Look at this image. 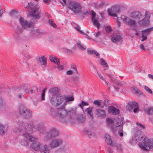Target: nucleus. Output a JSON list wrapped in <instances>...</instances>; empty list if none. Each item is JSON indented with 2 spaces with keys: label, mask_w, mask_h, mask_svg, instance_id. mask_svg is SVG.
<instances>
[{
  "label": "nucleus",
  "mask_w": 153,
  "mask_h": 153,
  "mask_svg": "<svg viewBox=\"0 0 153 153\" xmlns=\"http://www.w3.org/2000/svg\"><path fill=\"white\" fill-rule=\"evenodd\" d=\"M46 89L45 88L42 91L41 94V100H45V92Z\"/></svg>",
  "instance_id": "13d9d810"
},
{
  "label": "nucleus",
  "mask_w": 153,
  "mask_h": 153,
  "mask_svg": "<svg viewBox=\"0 0 153 153\" xmlns=\"http://www.w3.org/2000/svg\"><path fill=\"white\" fill-rule=\"evenodd\" d=\"M57 97H51L50 100V102L52 105L54 107H57Z\"/></svg>",
  "instance_id": "473e14b6"
},
{
  "label": "nucleus",
  "mask_w": 153,
  "mask_h": 153,
  "mask_svg": "<svg viewBox=\"0 0 153 153\" xmlns=\"http://www.w3.org/2000/svg\"><path fill=\"white\" fill-rule=\"evenodd\" d=\"M48 22L53 27H56V24L52 20H49Z\"/></svg>",
  "instance_id": "052dcab7"
},
{
  "label": "nucleus",
  "mask_w": 153,
  "mask_h": 153,
  "mask_svg": "<svg viewBox=\"0 0 153 153\" xmlns=\"http://www.w3.org/2000/svg\"><path fill=\"white\" fill-rule=\"evenodd\" d=\"M149 22V19L144 18L139 21L138 23L140 26H143L147 25Z\"/></svg>",
  "instance_id": "c85d7f7f"
},
{
  "label": "nucleus",
  "mask_w": 153,
  "mask_h": 153,
  "mask_svg": "<svg viewBox=\"0 0 153 153\" xmlns=\"http://www.w3.org/2000/svg\"><path fill=\"white\" fill-rule=\"evenodd\" d=\"M145 17L147 18V19H149L150 17V13L148 11H146L145 13Z\"/></svg>",
  "instance_id": "338daca9"
},
{
  "label": "nucleus",
  "mask_w": 153,
  "mask_h": 153,
  "mask_svg": "<svg viewBox=\"0 0 153 153\" xmlns=\"http://www.w3.org/2000/svg\"><path fill=\"white\" fill-rule=\"evenodd\" d=\"M67 115L69 117L74 118L73 116L75 114V109L74 108H71L67 110Z\"/></svg>",
  "instance_id": "b1692460"
},
{
  "label": "nucleus",
  "mask_w": 153,
  "mask_h": 153,
  "mask_svg": "<svg viewBox=\"0 0 153 153\" xmlns=\"http://www.w3.org/2000/svg\"><path fill=\"white\" fill-rule=\"evenodd\" d=\"M21 132L23 133V134L24 133V132H23L22 131H20V132ZM23 135H24V134H23ZM23 136L25 137V138L21 140L20 142V143L21 144V145L23 146H28L29 145V142H30L29 140V138L28 137L27 138L26 137H25L24 136Z\"/></svg>",
  "instance_id": "cd10ccee"
},
{
  "label": "nucleus",
  "mask_w": 153,
  "mask_h": 153,
  "mask_svg": "<svg viewBox=\"0 0 153 153\" xmlns=\"http://www.w3.org/2000/svg\"><path fill=\"white\" fill-rule=\"evenodd\" d=\"M108 111L109 113L115 115H118L120 112V110L112 105L108 107Z\"/></svg>",
  "instance_id": "4468645a"
},
{
  "label": "nucleus",
  "mask_w": 153,
  "mask_h": 153,
  "mask_svg": "<svg viewBox=\"0 0 153 153\" xmlns=\"http://www.w3.org/2000/svg\"><path fill=\"white\" fill-rule=\"evenodd\" d=\"M67 6L75 14L82 13V7L78 2L71 1L68 2Z\"/></svg>",
  "instance_id": "0eeeda50"
},
{
  "label": "nucleus",
  "mask_w": 153,
  "mask_h": 153,
  "mask_svg": "<svg viewBox=\"0 0 153 153\" xmlns=\"http://www.w3.org/2000/svg\"><path fill=\"white\" fill-rule=\"evenodd\" d=\"M123 118L120 116H118L117 118L115 120L114 122L116 125L113 129V132L116 133L117 131L118 134L121 137L123 135Z\"/></svg>",
  "instance_id": "39448f33"
},
{
  "label": "nucleus",
  "mask_w": 153,
  "mask_h": 153,
  "mask_svg": "<svg viewBox=\"0 0 153 153\" xmlns=\"http://www.w3.org/2000/svg\"><path fill=\"white\" fill-rule=\"evenodd\" d=\"M85 132V133L90 137H92L95 135V134L94 132L89 130H86Z\"/></svg>",
  "instance_id": "09e8293b"
},
{
  "label": "nucleus",
  "mask_w": 153,
  "mask_h": 153,
  "mask_svg": "<svg viewBox=\"0 0 153 153\" xmlns=\"http://www.w3.org/2000/svg\"><path fill=\"white\" fill-rule=\"evenodd\" d=\"M94 25L98 29H99L100 26V25L99 22L97 18H95L94 19H92Z\"/></svg>",
  "instance_id": "a19ab883"
},
{
  "label": "nucleus",
  "mask_w": 153,
  "mask_h": 153,
  "mask_svg": "<svg viewBox=\"0 0 153 153\" xmlns=\"http://www.w3.org/2000/svg\"><path fill=\"white\" fill-rule=\"evenodd\" d=\"M24 113H25V114H26V115L22 116L26 118H30L31 115V112L29 109H27Z\"/></svg>",
  "instance_id": "c03bdc74"
},
{
  "label": "nucleus",
  "mask_w": 153,
  "mask_h": 153,
  "mask_svg": "<svg viewBox=\"0 0 153 153\" xmlns=\"http://www.w3.org/2000/svg\"><path fill=\"white\" fill-rule=\"evenodd\" d=\"M59 132L58 129L55 127H52L45 132L44 140L45 141H48L51 138L58 137Z\"/></svg>",
  "instance_id": "423d86ee"
},
{
  "label": "nucleus",
  "mask_w": 153,
  "mask_h": 153,
  "mask_svg": "<svg viewBox=\"0 0 153 153\" xmlns=\"http://www.w3.org/2000/svg\"><path fill=\"white\" fill-rule=\"evenodd\" d=\"M109 77L110 78L111 82L112 83H116V82L117 81L116 77L114 75L109 76Z\"/></svg>",
  "instance_id": "de8ad7c7"
},
{
  "label": "nucleus",
  "mask_w": 153,
  "mask_h": 153,
  "mask_svg": "<svg viewBox=\"0 0 153 153\" xmlns=\"http://www.w3.org/2000/svg\"><path fill=\"white\" fill-rule=\"evenodd\" d=\"M63 140L61 138H56L53 139L49 145L52 148H55L60 146L63 143Z\"/></svg>",
  "instance_id": "9d476101"
},
{
  "label": "nucleus",
  "mask_w": 153,
  "mask_h": 153,
  "mask_svg": "<svg viewBox=\"0 0 153 153\" xmlns=\"http://www.w3.org/2000/svg\"><path fill=\"white\" fill-rule=\"evenodd\" d=\"M122 36L119 34H114L112 36L111 40L114 43H116L120 41L122 39Z\"/></svg>",
  "instance_id": "6ab92c4d"
},
{
  "label": "nucleus",
  "mask_w": 153,
  "mask_h": 153,
  "mask_svg": "<svg viewBox=\"0 0 153 153\" xmlns=\"http://www.w3.org/2000/svg\"><path fill=\"white\" fill-rule=\"evenodd\" d=\"M96 114L100 117L105 118L106 117V113L104 110L97 109L96 110Z\"/></svg>",
  "instance_id": "393cba45"
},
{
  "label": "nucleus",
  "mask_w": 153,
  "mask_h": 153,
  "mask_svg": "<svg viewBox=\"0 0 153 153\" xmlns=\"http://www.w3.org/2000/svg\"><path fill=\"white\" fill-rule=\"evenodd\" d=\"M19 21L22 27L25 30H27L30 27L32 24V22H31L27 21L22 17H19Z\"/></svg>",
  "instance_id": "6e6552de"
},
{
  "label": "nucleus",
  "mask_w": 153,
  "mask_h": 153,
  "mask_svg": "<svg viewBox=\"0 0 153 153\" xmlns=\"http://www.w3.org/2000/svg\"><path fill=\"white\" fill-rule=\"evenodd\" d=\"M136 124L137 125V127L136 128V130H137L138 129L139 131L142 130L145 128L144 125L141 124L140 123L137 122L136 123Z\"/></svg>",
  "instance_id": "a18cd8bd"
},
{
  "label": "nucleus",
  "mask_w": 153,
  "mask_h": 153,
  "mask_svg": "<svg viewBox=\"0 0 153 153\" xmlns=\"http://www.w3.org/2000/svg\"><path fill=\"white\" fill-rule=\"evenodd\" d=\"M39 60L40 62H42L41 65L42 67H44L46 66L47 64V59L44 56H42L39 58Z\"/></svg>",
  "instance_id": "7c9ffc66"
},
{
  "label": "nucleus",
  "mask_w": 153,
  "mask_h": 153,
  "mask_svg": "<svg viewBox=\"0 0 153 153\" xmlns=\"http://www.w3.org/2000/svg\"><path fill=\"white\" fill-rule=\"evenodd\" d=\"M93 108L92 107H89L86 108L85 110L88 115V117L91 120L94 118Z\"/></svg>",
  "instance_id": "412c9836"
},
{
  "label": "nucleus",
  "mask_w": 153,
  "mask_h": 153,
  "mask_svg": "<svg viewBox=\"0 0 153 153\" xmlns=\"http://www.w3.org/2000/svg\"><path fill=\"white\" fill-rule=\"evenodd\" d=\"M7 126H3L0 123V134H4L7 131Z\"/></svg>",
  "instance_id": "f704fd0d"
},
{
  "label": "nucleus",
  "mask_w": 153,
  "mask_h": 153,
  "mask_svg": "<svg viewBox=\"0 0 153 153\" xmlns=\"http://www.w3.org/2000/svg\"><path fill=\"white\" fill-rule=\"evenodd\" d=\"M116 85L119 86H123L125 84V83L124 82L121 81H117L116 83Z\"/></svg>",
  "instance_id": "5fc2aeb1"
},
{
  "label": "nucleus",
  "mask_w": 153,
  "mask_h": 153,
  "mask_svg": "<svg viewBox=\"0 0 153 153\" xmlns=\"http://www.w3.org/2000/svg\"><path fill=\"white\" fill-rule=\"evenodd\" d=\"M109 100H105L104 102H102V104L104 106H107L109 105Z\"/></svg>",
  "instance_id": "6e6d98bb"
},
{
  "label": "nucleus",
  "mask_w": 153,
  "mask_h": 153,
  "mask_svg": "<svg viewBox=\"0 0 153 153\" xmlns=\"http://www.w3.org/2000/svg\"><path fill=\"white\" fill-rule=\"evenodd\" d=\"M29 85L27 84L22 85L21 86L20 90H24V92H25V93H24V94H25L29 92L28 91V88H29Z\"/></svg>",
  "instance_id": "c756f323"
},
{
  "label": "nucleus",
  "mask_w": 153,
  "mask_h": 153,
  "mask_svg": "<svg viewBox=\"0 0 153 153\" xmlns=\"http://www.w3.org/2000/svg\"><path fill=\"white\" fill-rule=\"evenodd\" d=\"M26 7L30 11V14L33 18L36 19L40 18L41 11L38 4L30 2L28 3V5Z\"/></svg>",
  "instance_id": "7ed1b4c3"
},
{
  "label": "nucleus",
  "mask_w": 153,
  "mask_h": 153,
  "mask_svg": "<svg viewBox=\"0 0 153 153\" xmlns=\"http://www.w3.org/2000/svg\"><path fill=\"white\" fill-rule=\"evenodd\" d=\"M133 139L139 143V146L143 150L148 151L153 148V139H149L141 131H137Z\"/></svg>",
  "instance_id": "f03ea898"
},
{
  "label": "nucleus",
  "mask_w": 153,
  "mask_h": 153,
  "mask_svg": "<svg viewBox=\"0 0 153 153\" xmlns=\"http://www.w3.org/2000/svg\"><path fill=\"white\" fill-rule=\"evenodd\" d=\"M5 104V101L2 98L0 97V108L4 106Z\"/></svg>",
  "instance_id": "8fccbe9b"
},
{
  "label": "nucleus",
  "mask_w": 153,
  "mask_h": 153,
  "mask_svg": "<svg viewBox=\"0 0 153 153\" xmlns=\"http://www.w3.org/2000/svg\"><path fill=\"white\" fill-rule=\"evenodd\" d=\"M108 12L110 16H117L116 14L120 13V10L118 6H113L108 10Z\"/></svg>",
  "instance_id": "f8f14e48"
},
{
  "label": "nucleus",
  "mask_w": 153,
  "mask_h": 153,
  "mask_svg": "<svg viewBox=\"0 0 153 153\" xmlns=\"http://www.w3.org/2000/svg\"><path fill=\"white\" fill-rule=\"evenodd\" d=\"M114 147H116L117 149L120 151H121L122 150V146L121 145L119 144H117V145H115L114 146Z\"/></svg>",
  "instance_id": "69168bd1"
},
{
  "label": "nucleus",
  "mask_w": 153,
  "mask_h": 153,
  "mask_svg": "<svg viewBox=\"0 0 153 153\" xmlns=\"http://www.w3.org/2000/svg\"><path fill=\"white\" fill-rule=\"evenodd\" d=\"M77 119L80 122L83 123L85 122V117L83 114H79L78 116Z\"/></svg>",
  "instance_id": "58836bf2"
},
{
  "label": "nucleus",
  "mask_w": 153,
  "mask_h": 153,
  "mask_svg": "<svg viewBox=\"0 0 153 153\" xmlns=\"http://www.w3.org/2000/svg\"><path fill=\"white\" fill-rule=\"evenodd\" d=\"M94 103L98 106L102 108L104 107V105H102L101 100H96L94 101Z\"/></svg>",
  "instance_id": "37998d69"
},
{
  "label": "nucleus",
  "mask_w": 153,
  "mask_h": 153,
  "mask_svg": "<svg viewBox=\"0 0 153 153\" xmlns=\"http://www.w3.org/2000/svg\"><path fill=\"white\" fill-rule=\"evenodd\" d=\"M27 109L24 105H21L19 107V111L20 114L22 115H26L24 113L27 110Z\"/></svg>",
  "instance_id": "72a5a7b5"
},
{
  "label": "nucleus",
  "mask_w": 153,
  "mask_h": 153,
  "mask_svg": "<svg viewBox=\"0 0 153 153\" xmlns=\"http://www.w3.org/2000/svg\"><path fill=\"white\" fill-rule=\"evenodd\" d=\"M106 123L107 125L110 127L111 128L112 130L114 128V126H112L113 124V120L110 118H108L106 119Z\"/></svg>",
  "instance_id": "c9c22d12"
},
{
  "label": "nucleus",
  "mask_w": 153,
  "mask_h": 153,
  "mask_svg": "<svg viewBox=\"0 0 153 153\" xmlns=\"http://www.w3.org/2000/svg\"><path fill=\"white\" fill-rule=\"evenodd\" d=\"M105 30L107 32H110L111 31V27L108 26L105 27Z\"/></svg>",
  "instance_id": "774afa93"
},
{
  "label": "nucleus",
  "mask_w": 153,
  "mask_h": 153,
  "mask_svg": "<svg viewBox=\"0 0 153 153\" xmlns=\"http://www.w3.org/2000/svg\"><path fill=\"white\" fill-rule=\"evenodd\" d=\"M90 14L91 15V20L95 19L96 13L93 11L91 10L90 13Z\"/></svg>",
  "instance_id": "bf43d9fd"
},
{
  "label": "nucleus",
  "mask_w": 153,
  "mask_h": 153,
  "mask_svg": "<svg viewBox=\"0 0 153 153\" xmlns=\"http://www.w3.org/2000/svg\"><path fill=\"white\" fill-rule=\"evenodd\" d=\"M49 58L51 62H54L56 64L59 65L60 64V61H59L58 59L57 58L56 56H50Z\"/></svg>",
  "instance_id": "2f4dec72"
},
{
  "label": "nucleus",
  "mask_w": 153,
  "mask_h": 153,
  "mask_svg": "<svg viewBox=\"0 0 153 153\" xmlns=\"http://www.w3.org/2000/svg\"><path fill=\"white\" fill-rule=\"evenodd\" d=\"M133 29L135 31V34L136 35L137 37L139 36V31H138V29L137 28H134Z\"/></svg>",
  "instance_id": "0e129e2a"
},
{
  "label": "nucleus",
  "mask_w": 153,
  "mask_h": 153,
  "mask_svg": "<svg viewBox=\"0 0 153 153\" xmlns=\"http://www.w3.org/2000/svg\"><path fill=\"white\" fill-rule=\"evenodd\" d=\"M131 16L136 19H139L142 16V14L139 11H134L132 12L131 14Z\"/></svg>",
  "instance_id": "a878e982"
},
{
  "label": "nucleus",
  "mask_w": 153,
  "mask_h": 153,
  "mask_svg": "<svg viewBox=\"0 0 153 153\" xmlns=\"http://www.w3.org/2000/svg\"><path fill=\"white\" fill-rule=\"evenodd\" d=\"M23 29L24 28L22 27H17L15 29V32L17 34H20L22 33Z\"/></svg>",
  "instance_id": "49530a36"
},
{
  "label": "nucleus",
  "mask_w": 153,
  "mask_h": 153,
  "mask_svg": "<svg viewBox=\"0 0 153 153\" xmlns=\"http://www.w3.org/2000/svg\"><path fill=\"white\" fill-rule=\"evenodd\" d=\"M51 94V97H53L54 96L57 97L60 95L58 88H53L50 89L49 91Z\"/></svg>",
  "instance_id": "f3484780"
},
{
  "label": "nucleus",
  "mask_w": 153,
  "mask_h": 153,
  "mask_svg": "<svg viewBox=\"0 0 153 153\" xmlns=\"http://www.w3.org/2000/svg\"><path fill=\"white\" fill-rule=\"evenodd\" d=\"M18 125H19V127L15 128L13 131L16 133H19L21 131L24 132V136L27 138L28 137L29 141L32 143L31 145L32 148L35 150H39V151L43 145L40 142L38 141L37 139L30 135L32 133L33 129L35 128L33 123H30L27 125L25 123L19 121Z\"/></svg>",
  "instance_id": "f257e3e1"
},
{
  "label": "nucleus",
  "mask_w": 153,
  "mask_h": 153,
  "mask_svg": "<svg viewBox=\"0 0 153 153\" xmlns=\"http://www.w3.org/2000/svg\"><path fill=\"white\" fill-rule=\"evenodd\" d=\"M144 111L147 114L150 115L153 113V107H147L144 109Z\"/></svg>",
  "instance_id": "e433bc0d"
},
{
  "label": "nucleus",
  "mask_w": 153,
  "mask_h": 153,
  "mask_svg": "<svg viewBox=\"0 0 153 153\" xmlns=\"http://www.w3.org/2000/svg\"><path fill=\"white\" fill-rule=\"evenodd\" d=\"M42 33L38 30L31 29L30 30V37L31 39L39 38L42 36Z\"/></svg>",
  "instance_id": "1a4fd4ad"
},
{
  "label": "nucleus",
  "mask_w": 153,
  "mask_h": 153,
  "mask_svg": "<svg viewBox=\"0 0 153 153\" xmlns=\"http://www.w3.org/2000/svg\"><path fill=\"white\" fill-rule=\"evenodd\" d=\"M105 140L106 143L108 144L113 146L117 145V143L115 142H113L110 136L108 134H106L105 135Z\"/></svg>",
  "instance_id": "dca6fc26"
},
{
  "label": "nucleus",
  "mask_w": 153,
  "mask_h": 153,
  "mask_svg": "<svg viewBox=\"0 0 153 153\" xmlns=\"http://www.w3.org/2000/svg\"><path fill=\"white\" fill-rule=\"evenodd\" d=\"M59 108H52L49 111V113L54 117H58Z\"/></svg>",
  "instance_id": "bb28decb"
},
{
  "label": "nucleus",
  "mask_w": 153,
  "mask_h": 153,
  "mask_svg": "<svg viewBox=\"0 0 153 153\" xmlns=\"http://www.w3.org/2000/svg\"><path fill=\"white\" fill-rule=\"evenodd\" d=\"M65 107H62L59 108L58 116L59 121L63 123H72L74 122V119L69 117L67 115V110Z\"/></svg>",
  "instance_id": "20e7f679"
},
{
  "label": "nucleus",
  "mask_w": 153,
  "mask_h": 153,
  "mask_svg": "<svg viewBox=\"0 0 153 153\" xmlns=\"http://www.w3.org/2000/svg\"><path fill=\"white\" fill-rule=\"evenodd\" d=\"M121 18L123 20L124 22L129 26L134 27L136 26V23L135 21L131 19L128 17L125 16L124 15L121 16Z\"/></svg>",
  "instance_id": "9b49d317"
},
{
  "label": "nucleus",
  "mask_w": 153,
  "mask_h": 153,
  "mask_svg": "<svg viewBox=\"0 0 153 153\" xmlns=\"http://www.w3.org/2000/svg\"><path fill=\"white\" fill-rule=\"evenodd\" d=\"M132 91L137 94L140 95L141 94V92L137 87H133L132 88Z\"/></svg>",
  "instance_id": "79ce46f5"
},
{
  "label": "nucleus",
  "mask_w": 153,
  "mask_h": 153,
  "mask_svg": "<svg viewBox=\"0 0 153 153\" xmlns=\"http://www.w3.org/2000/svg\"><path fill=\"white\" fill-rule=\"evenodd\" d=\"M71 68L72 69V71L74 73L76 74L78 73V72L77 70V68L76 65L74 64L72 65H71Z\"/></svg>",
  "instance_id": "3c124183"
},
{
  "label": "nucleus",
  "mask_w": 153,
  "mask_h": 153,
  "mask_svg": "<svg viewBox=\"0 0 153 153\" xmlns=\"http://www.w3.org/2000/svg\"><path fill=\"white\" fill-rule=\"evenodd\" d=\"M57 106H59L60 107H64V97L60 95L57 96Z\"/></svg>",
  "instance_id": "a211bd4d"
},
{
  "label": "nucleus",
  "mask_w": 153,
  "mask_h": 153,
  "mask_svg": "<svg viewBox=\"0 0 153 153\" xmlns=\"http://www.w3.org/2000/svg\"><path fill=\"white\" fill-rule=\"evenodd\" d=\"M152 30H153V27L142 31L141 32L142 38L141 41L143 42L146 40L147 39V36L149 35Z\"/></svg>",
  "instance_id": "ddd939ff"
},
{
  "label": "nucleus",
  "mask_w": 153,
  "mask_h": 153,
  "mask_svg": "<svg viewBox=\"0 0 153 153\" xmlns=\"http://www.w3.org/2000/svg\"><path fill=\"white\" fill-rule=\"evenodd\" d=\"M64 107H65L67 104H70L71 103V102L73 101L74 100V98L72 96H65L64 97Z\"/></svg>",
  "instance_id": "aec40b11"
},
{
  "label": "nucleus",
  "mask_w": 153,
  "mask_h": 153,
  "mask_svg": "<svg viewBox=\"0 0 153 153\" xmlns=\"http://www.w3.org/2000/svg\"><path fill=\"white\" fill-rule=\"evenodd\" d=\"M144 89L146 90L149 92L150 93L152 94V91L148 86H145L144 87Z\"/></svg>",
  "instance_id": "e2e57ef3"
},
{
  "label": "nucleus",
  "mask_w": 153,
  "mask_h": 153,
  "mask_svg": "<svg viewBox=\"0 0 153 153\" xmlns=\"http://www.w3.org/2000/svg\"><path fill=\"white\" fill-rule=\"evenodd\" d=\"M57 68L59 71H61L64 69V66L62 65L59 64L58 65Z\"/></svg>",
  "instance_id": "680f3d73"
},
{
  "label": "nucleus",
  "mask_w": 153,
  "mask_h": 153,
  "mask_svg": "<svg viewBox=\"0 0 153 153\" xmlns=\"http://www.w3.org/2000/svg\"><path fill=\"white\" fill-rule=\"evenodd\" d=\"M89 104L88 103H86L83 101H82L81 103L79 104V106L82 109L83 108L84 106L88 105Z\"/></svg>",
  "instance_id": "4d7b16f0"
},
{
  "label": "nucleus",
  "mask_w": 153,
  "mask_h": 153,
  "mask_svg": "<svg viewBox=\"0 0 153 153\" xmlns=\"http://www.w3.org/2000/svg\"><path fill=\"white\" fill-rule=\"evenodd\" d=\"M75 28L76 30L79 33L85 35L86 37L89 39H90L91 38L86 34L85 33L82 31L80 30V27L79 26L77 25L75 26Z\"/></svg>",
  "instance_id": "4c0bfd02"
},
{
  "label": "nucleus",
  "mask_w": 153,
  "mask_h": 153,
  "mask_svg": "<svg viewBox=\"0 0 153 153\" xmlns=\"http://www.w3.org/2000/svg\"><path fill=\"white\" fill-rule=\"evenodd\" d=\"M38 131L41 134H44L46 131L45 127L44 126V125L42 123H39L36 127Z\"/></svg>",
  "instance_id": "5701e85b"
},
{
  "label": "nucleus",
  "mask_w": 153,
  "mask_h": 153,
  "mask_svg": "<svg viewBox=\"0 0 153 153\" xmlns=\"http://www.w3.org/2000/svg\"><path fill=\"white\" fill-rule=\"evenodd\" d=\"M137 103L134 101L128 102L126 106V109L127 110L132 111L134 107L137 106Z\"/></svg>",
  "instance_id": "2eb2a0df"
},
{
  "label": "nucleus",
  "mask_w": 153,
  "mask_h": 153,
  "mask_svg": "<svg viewBox=\"0 0 153 153\" xmlns=\"http://www.w3.org/2000/svg\"><path fill=\"white\" fill-rule=\"evenodd\" d=\"M100 64L102 65L105 66V67H108V65L107 63L105 61L103 58H102L100 60Z\"/></svg>",
  "instance_id": "603ef678"
},
{
  "label": "nucleus",
  "mask_w": 153,
  "mask_h": 153,
  "mask_svg": "<svg viewBox=\"0 0 153 153\" xmlns=\"http://www.w3.org/2000/svg\"><path fill=\"white\" fill-rule=\"evenodd\" d=\"M76 45L77 47L81 51H83L86 49V48L83 46L82 44L80 41L77 42Z\"/></svg>",
  "instance_id": "ea45409f"
},
{
  "label": "nucleus",
  "mask_w": 153,
  "mask_h": 153,
  "mask_svg": "<svg viewBox=\"0 0 153 153\" xmlns=\"http://www.w3.org/2000/svg\"><path fill=\"white\" fill-rule=\"evenodd\" d=\"M95 70L97 71V74L98 75L99 77L103 81H105V78L103 77L102 76L101 74L97 70L96 68H95Z\"/></svg>",
  "instance_id": "864d4df0"
},
{
  "label": "nucleus",
  "mask_w": 153,
  "mask_h": 153,
  "mask_svg": "<svg viewBox=\"0 0 153 153\" xmlns=\"http://www.w3.org/2000/svg\"><path fill=\"white\" fill-rule=\"evenodd\" d=\"M50 150L46 145H45L41 146L39 152L40 153H50Z\"/></svg>",
  "instance_id": "4be33fe9"
}]
</instances>
